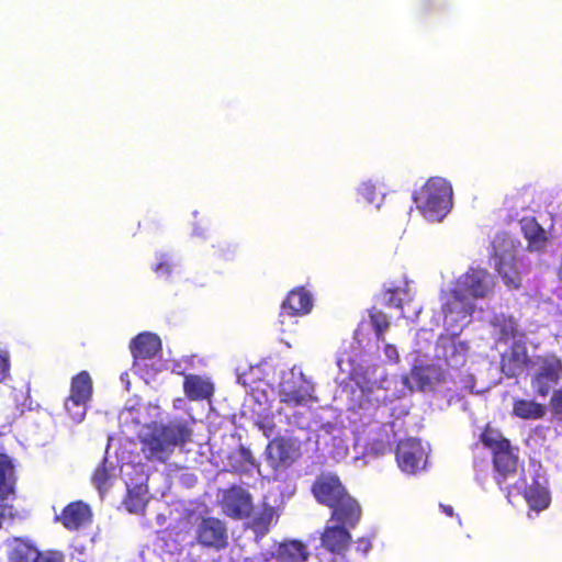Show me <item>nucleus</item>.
Returning <instances> with one entry per match:
<instances>
[{
    "label": "nucleus",
    "instance_id": "1",
    "mask_svg": "<svg viewBox=\"0 0 562 562\" xmlns=\"http://www.w3.org/2000/svg\"><path fill=\"white\" fill-rule=\"evenodd\" d=\"M191 428L184 420H170L167 424L155 425L140 440L142 452L149 461L166 462L175 448L190 440Z\"/></svg>",
    "mask_w": 562,
    "mask_h": 562
},
{
    "label": "nucleus",
    "instance_id": "2",
    "mask_svg": "<svg viewBox=\"0 0 562 562\" xmlns=\"http://www.w3.org/2000/svg\"><path fill=\"white\" fill-rule=\"evenodd\" d=\"M417 209L429 221H441L452 202V187L445 178L431 177L414 193Z\"/></svg>",
    "mask_w": 562,
    "mask_h": 562
},
{
    "label": "nucleus",
    "instance_id": "3",
    "mask_svg": "<svg viewBox=\"0 0 562 562\" xmlns=\"http://www.w3.org/2000/svg\"><path fill=\"white\" fill-rule=\"evenodd\" d=\"M532 367H537L530 384L537 396L547 397L562 376V361L554 353L538 355Z\"/></svg>",
    "mask_w": 562,
    "mask_h": 562
},
{
    "label": "nucleus",
    "instance_id": "4",
    "mask_svg": "<svg viewBox=\"0 0 562 562\" xmlns=\"http://www.w3.org/2000/svg\"><path fill=\"white\" fill-rule=\"evenodd\" d=\"M195 542L202 548L224 550L228 546L226 524L216 517H202L195 529Z\"/></svg>",
    "mask_w": 562,
    "mask_h": 562
},
{
    "label": "nucleus",
    "instance_id": "5",
    "mask_svg": "<svg viewBox=\"0 0 562 562\" xmlns=\"http://www.w3.org/2000/svg\"><path fill=\"white\" fill-rule=\"evenodd\" d=\"M311 491L315 499L327 507L335 506L350 495L337 475L325 473L316 477Z\"/></svg>",
    "mask_w": 562,
    "mask_h": 562
},
{
    "label": "nucleus",
    "instance_id": "6",
    "mask_svg": "<svg viewBox=\"0 0 562 562\" xmlns=\"http://www.w3.org/2000/svg\"><path fill=\"white\" fill-rule=\"evenodd\" d=\"M351 542L352 536L350 530L344 526L327 524L321 533V546L334 557V562L337 561V558L340 561H346Z\"/></svg>",
    "mask_w": 562,
    "mask_h": 562
},
{
    "label": "nucleus",
    "instance_id": "7",
    "mask_svg": "<svg viewBox=\"0 0 562 562\" xmlns=\"http://www.w3.org/2000/svg\"><path fill=\"white\" fill-rule=\"evenodd\" d=\"M456 285L475 300L484 299L492 293L494 281L485 269L471 268L458 279Z\"/></svg>",
    "mask_w": 562,
    "mask_h": 562
},
{
    "label": "nucleus",
    "instance_id": "8",
    "mask_svg": "<svg viewBox=\"0 0 562 562\" xmlns=\"http://www.w3.org/2000/svg\"><path fill=\"white\" fill-rule=\"evenodd\" d=\"M396 461L400 469L409 474L423 469L426 453L420 440L414 438L401 440L396 448Z\"/></svg>",
    "mask_w": 562,
    "mask_h": 562
},
{
    "label": "nucleus",
    "instance_id": "9",
    "mask_svg": "<svg viewBox=\"0 0 562 562\" xmlns=\"http://www.w3.org/2000/svg\"><path fill=\"white\" fill-rule=\"evenodd\" d=\"M492 461L495 481L498 485L514 477L518 472L519 458L514 451L510 441L492 452Z\"/></svg>",
    "mask_w": 562,
    "mask_h": 562
},
{
    "label": "nucleus",
    "instance_id": "10",
    "mask_svg": "<svg viewBox=\"0 0 562 562\" xmlns=\"http://www.w3.org/2000/svg\"><path fill=\"white\" fill-rule=\"evenodd\" d=\"M222 508L233 519L248 518L252 512L251 495L240 486H232L224 493Z\"/></svg>",
    "mask_w": 562,
    "mask_h": 562
},
{
    "label": "nucleus",
    "instance_id": "11",
    "mask_svg": "<svg viewBox=\"0 0 562 562\" xmlns=\"http://www.w3.org/2000/svg\"><path fill=\"white\" fill-rule=\"evenodd\" d=\"M474 308L473 299L457 285L446 295L441 307L445 318L450 317L452 322H460L471 317Z\"/></svg>",
    "mask_w": 562,
    "mask_h": 562
},
{
    "label": "nucleus",
    "instance_id": "12",
    "mask_svg": "<svg viewBox=\"0 0 562 562\" xmlns=\"http://www.w3.org/2000/svg\"><path fill=\"white\" fill-rule=\"evenodd\" d=\"M495 270L508 290H519L522 285L521 273L518 269V261L514 250L506 249L504 252H494Z\"/></svg>",
    "mask_w": 562,
    "mask_h": 562
},
{
    "label": "nucleus",
    "instance_id": "13",
    "mask_svg": "<svg viewBox=\"0 0 562 562\" xmlns=\"http://www.w3.org/2000/svg\"><path fill=\"white\" fill-rule=\"evenodd\" d=\"M535 358L528 355L524 342L515 341L502 356V371L508 378H516L533 366Z\"/></svg>",
    "mask_w": 562,
    "mask_h": 562
},
{
    "label": "nucleus",
    "instance_id": "14",
    "mask_svg": "<svg viewBox=\"0 0 562 562\" xmlns=\"http://www.w3.org/2000/svg\"><path fill=\"white\" fill-rule=\"evenodd\" d=\"M331 509L329 522L336 526H344L350 530L358 526L362 516V508L358 501L348 495L346 498L338 502Z\"/></svg>",
    "mask_w": 562,
    "mask_h": 562
},
{
    "label": "nucleus",
    "instance_id": "15",
    "mask_svg": "<svg viewBox=\"0 0 562 562\" xmlns=\"http://www.w3.org/2000/svg\"><path fill=\"white\" fill-rule=\"evenodd\" d=\"M55 519L67 530L75 531L91 522L92 512L88 504L75 501L66 505Z\"/></svg>",
    "mask_w": 562,
    "mask_h": 562
},
{
    "label": "nucleus",
    "instance_id": "16",
    "mask_svg": "<svg viewBox=\"0 0 562 562\" xmlns=\"http://www.w3.org/2000/svg\"><path fill=\"white\" fill-rule=\"evenodd\" d=\"M314 386L306 380H301L299 383L283 385L279 392L281 403L289 406L305 405L308 402H316L317 397L314 396Z\"/></svg>",
    "mask_w": 562,
    "mask_h": 562
},
{
    "label": "nucleus",
    "instance_id": "17",
    "mask_svg": "<svg viewBox=\"0 0 562 562\" xmlns=\"http://www.w3.org/2000/svg\"><path fill=\"white\" fill-rule=\"evenodd\" d=\"M130 350L134 360L153 359L161 350V340L156 334L140 333L132 339Z\"/></svg>",
    "mask_w": 562,
    "mask_h": 562
},
{
    "label": "nucleus",
    "instance_id": "18",
    "mask_svg": "<svg viewBox=\"0 0 562 562\" xmlns=\"http://www.w3.org/2000/svg\"><path fill=\"white\" fill-rule=\"evenodd\" d=\"M294 446L284 437H276L266 448V454L272 467L290 465L294 461Z\"/></svg>",
    "mask_w": 562,
    "mask_h": 562
},
{
    "label": "nucleus",
    "instance_id": "19",
    "mask_svg": "<svg viewBox=\"0 0 562 562\" xmlns=\"http://www.w3.org/2000/svg\"><path fill=\"white\" fill-rule=\"evenodd\" d=\"M312 306V295L304 286L291 290L282 303V310L289 316L305 315L311 312Z\"/></svg>",
    "mask_w": 562,
    "mask_h": 562
},
{
    "label": "nucleus",
    "instance_id": "20",
    "mask_svg": "<svg viewBox=\"0 0 562 562\" xmlns=\"http://www.w3.org/2000/svg\"><path fill=\"white\" fill-rule=\"evenodd\" d=\"M7 555L10 562H36L38 549L31 540L15 537L7 541Z\"/></svg>",
    "mask_w": 562,
    "mask_h": 562
},
{
    "label": "nucleus",
    "instance_id": "21",
    "mask_svg": "<svg viewBox=\"0 0 562 562\" xmlns=\"http://www.w3.org/2000/svg\"><path fill=\"white\" fill-rule=\"evenodd\" d=\"M183 392L190 401H203L213 395L214 386L198 374H188L184 376Z\"/></svg>",
    "mask_w": 562,
    "mask_h": 562
},
{
    "label": "nucleus",
    "instance_id": "22",
    "mask_svg": "<svg viewBox=\"0 0 562 562\" xmlns=\"http://www.w3.org/2000/svg\"><path fill=\"white\" fill-rule=\"evenodd\" d=\"M310 558L307 547L300 540L280 543L274 554L277 562H306Z\"/></svg>",
    "mask_w": 562,
    "mask_h": 562
},
{
    "label": "nucleus",
    "instance_id": "23",
    "mask_svg": "<svg viewBox=\"0 0 562 562\" xmlns=\"http://www.w3.org/2000/svg\"><path fill=\"white\" fill-rule=\"evenodd\" d=\"M256 465V459L251 451L241 445L227 457L228 471L233 473H247Z\"/></svg>",
    "mask_w": 562,
    "mask_h": 562
},
{
    "label": "nucleus",
    "instance_id": "24",
    "mask_svg": "<svg viewBox=\"0 0 562 562\" xmlns=\"http://www.w3.org/2000/svg\"><path fill=\"white\" fill-rule=\"evenodd\" d=\"M520 228L528 240L529 247L540 249L547 241L546 231L532 216H526L520 220Z\"/></svg>",
    "mask_w": 562,
    "mask_h": 562
},
{
    "label": "nucleus",
    "instance_id": "25",
    "mask_svg": "<svg viewBox=\"0 0 562 562\" xmlns=\"http://www.w3.org/2000/svg\"><path fill=\"white\" fill-rule=\"evenodd\" d=\"M546 412V406L536 401L525 398L513 401V415L520 419H541Z\"/></svg>",
    "mask_w": 562,
    "mask_h": 562
},
{
    "label": "nucleus",
    "instance_id": "26",
    "mask_svg": "<svg viewBox=\"0 0 562 562\" xmlns=\"http://www.w3.org/2000/svg\"><path fill=\"white\" fill-rule=\"evenodd\" d=\"M491 324L498 335V339L504 342L516 338L519 333L517 321L510 315L496 314L492 318Z\"/></svg>",
    "mask_w": 562,
    "mask_h": 562
},
{
    "label": "nucleus",
    "instance_id": "27",
    "mask_svg": "<svg viewBox=\"0 0 562 562\" xmlns=\"http://www.w3.org/2000/svg\"><path fill=\"white\" fill-rule=\"evenodd\" d=\"M14 494L13 464L10 458L0 454V501L8 499Z\"/></svg>",
    "mask_w": 562,
    "mask_h": 562
},
{
    "label": "nucleus",
    "instance_id": "28",
    "mask_svg": "<svg viewBox=\"0 0 562 562\" xmlns=\"http://www.w3.org/2000/svg\"><path fill=\"white\" fill-rule=\"evenodd\" d=\"M524 497L529 507L536 512L546 509L551 501L548 490L538 482H535L524 490Z\"/></svg>",
    "mask_w": 562,
    "mask_h": 562
},
{
    "label": "nucleus",
    "instance_id": "29",
    "mask_svg": "<svg viewBox=\"0 0 562 562\" xmlns=\"http://www.w3.org/2000/svg\"><path fill=\"white\" fill-rule=\"evenodd\" d=\"M147 486L143 484L135 485L127 490L124 498V506L131 514H144L147 506Z\"/></svg>",
    "mask_w": 562,
    "mask_h": 562
},
{
    "label": "nucleus",
    "instance_id": "30",
    "mask_svg": "<svg viewBox=\"0 0 562 562\" xmlns=\"http://www.w3.org/2000/svg\"><path fill=\"white\" fill-rule=\"evenodd\" d=\"M91 395L92 381L90 374L87 371H81L71 379L69 396L89 402Z\"/></svg>",
    "mask_w": 562,
    "mask_h": 562
},
{
    "label": "nucleus",
    "instance_id": "31",
    "mask_svg": "<svg viewBox=\"0 0 562 562\" xmlns=\"http://www.w3.org/2000/svg\"><path fill=\"white\" fill-rule=\"evenodd\" d=\"M273 519V510L270 507L263 508L250 522L251 530L256 536L263 537L268 533Z\"/></svg>",
    "mask_w": 562,
    "mask_h": 562
},
{
    "label": "nucleus",
    "instance_id": "32",
    "mask_svg": "<svg viewBox=\"0 0 562 562\" xmlns=\"http://www.w3.org/2000/svg\"><path fill=\"white\" fill-rule=\"evenodd\" d=\"M481 442L485 448L490 449L491 452L498 449V447L509 442L497 429L486 426L480 436Z\"/></svg>",
    "mask_w": 562,
    "mask_h": 562
},
{
    "label": "nucleus",
    "instance_id": "33",
    "mask_svg": "<svg viewBox=\"0 0 562 562\" xmlns=\"http://www.w3.org/2000/svg\"><path fill=\"white\" fill-rule=\"evenodd\" d=\"M87 403L88 402L85 400L71 397L68 395L67 398L65 400V409H66L68 416L74 422L79 423L86 416Z\"/></svg>",
    "mask_w": 562,
    "mask_h": 562
},
{
    "label": "nucleus",
    "instance_id": "34",
    "mask_svg": "<svg viewBox=\"0 0 562 562\" xmlns=\"http://www.w3.org/2000/svg\"><path fill=\"white\" fill-rule=\"evenodd\" d=\"M370 321L375 331V337L379 341L384 340V331L389 328V317L382 311H372L370 313Z\"/></svg>",
    "mask_w": 562,
    "mask_h": 562
},
{
    "label": "nucleus",
    "instance_id": "35",
    "mask_svg": "<svg viewBox=\"0 0 562 562\" xmlns=\"http://www.w3.org/2000/svg\"><path fill=\"white\" fill-rule=\"evenodd\" d=\"M214 254L220 258L224 260H229L235 257L236 254V246L232 245L227 241H220L216 245H213Z\"/></svg>",
    "mask_w": 562,
    "mask_h": 562
},
{
    "label": "nucleus",
    "instance_id": "36",
    "mask_svg": "<svg viewBox=\"0 0 562 562\" xmlns=\"http://www.w3.org/2000/svg\"><path fill=\"white\" fill-rule=\"evenodd\" d=\"M397 289H389L383 293V300L386 306L402 310V300L398 297Z\"/></svg>",
    "mask_w": 562,
    "mask_h": 562
},
{
    "label": "nucleus",
    "instance_id": "37",
    "mask_svg": "<svg viewBox=\"0 0 562 562\" xmlns=\"http://www.w3.org/2000/svg\"><path fill=\"white\" fill-rule=\"evenodd\" d=\"M110 479V475L108 473V470L104 465L98 467L93 473V483L98 487V490H102L108 481Z\"/></svg>",
    "mask_w": 562,
    "mask_h": 562
},
{
    "label": "nucleus",
    "instance_id": "38",
    "mask_svg": "<svg viewBox=\"0 0 562 562\" xmlns=\"http://www.w3.org/2000/svg\"><path fill=\"white\" fill-rule=\"evenodd\" d=\"M550 406L552 413L562 418V387L553 392L550 400Z\"/></svg>",
    "mask_w": 562,
    "mask_h": 562
},
{
    "label": "nucleus",
    "instance_id": "39",
    "mask_svg": "<svg viewBox=\"0 0 562 562\" xmlns=\"http://www.w3.org/2000/svg\"><path fill=\"white\" fill-rule=\"evenodd\" d=\"M359 194L366 199L369 203L375 201V186L371 182H363L359 187Z\"/></svg>",
    "mask_w": 562,
    "mask_h": 562
},
{
    "label": "nucleus",
    "instance_id": "40",
    "mask_svg": "<svg viewBox=\"0 0 562 562\" xmlns=\"http://www.w3.org/2000/svg\"><path fill=\"white\" fill-rule=\"evenodd\" d=\"M36 562H64V555L61 552L47 551L42 553L38 550V559Z\"/></svg>",
    "mask_w": 562,
    "mask_h": 562
},
{
    "label": "nucleus",
    "instance_id": "41",
    "mask_svg": "<svg viewBox=\"0 0 562 562\" xmlns=\"http://www.w3.org/2000/svg\"><path fill=\"white\" fill-rule=\"evenodd\" d=\"M357 551L361 552L362 555H366L372 548V543L370 539L361 537L357 540Z\"/></svg>",
    "mask_w": 562,
    "mask_h": 562
},
{
    "label": "nucleus",
    "instance_id": "42",
    "mask_svg": "<svg viewBox=\"0 0 562 562\" xmlns=\"http://www.w3.org/2000/svg\"><path fill=\"white\" fill-rule=\"evenodd\" d=\"M10 362L7 355L0 352V381H2L9 373Z\"/></svg>",
    "mask_w": 562,
    "mask_h": 562
},
{
    "label": "nucleus",
    "instance_id": "43",
    "mask_svg": "<svg viewBox=\"0 0 562 562\" xmlns=\"http://www.w3.org/2000/svg\"><path fill=\"white\" fill-rule=\"evenodd\" d=\"M154 271L161 276H169L171 272V263L167 260L160 261L154 267Z\"/></svg>",
    "mask_w": 562,
    "mask_h": 562
},
{
    "label": "nucleus",
    "instance_id": "44",
    "mask_svg": "<svg viewBox=\"0 0 562 562\" xmlns=\"http://www.w3.org/2000/svg\"><path fill=\"white\" fill-rule=\"evenodd\" d=\"M384 353L390 360L397 361L398 360V353L396 348L393 345H385Z\"/></svg>",
    "mask_w": 562,
    "mask_h": 562
},
{
    "label": "nucleus",
    "instance_id": "45",
    "mask_svg": "<svg viewBox=\"0 0 562 562\" xmlns=\"http://www.w3.org/2000/svg\"><path fill=\"white\" fill-rule=\"evenodd\" d=\"M440 508L448 517H452L454 515L453 508L450 505L440 504Z\"/></svg>",
    "mask_w": 562,
    "mask_h": 562
},
{
    "label": "nucleus",
    "instance_id": "46",
    "mask_svg": "<svg viewBox=\"0 0 562 562\" xmlns=\"http://www.w3.org/2000/svg\"><path fill=\"white\" fill-rule=\"evenodd\" d=\"M560 277H561V279H562V266H561V270H560Z\"/></svg>",
    "mask_w": 562,
    "mask_h": 562
}]
</instances>
